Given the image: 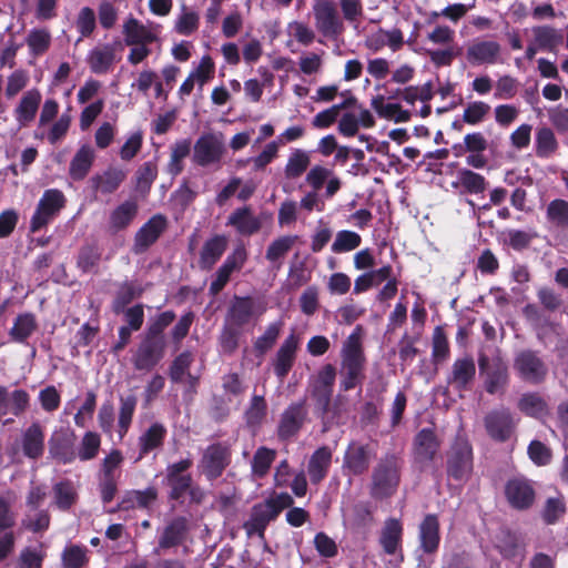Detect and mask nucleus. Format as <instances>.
<instances>
[{
  "instance_id": "obj_1",
  "label": "nucleus",
  "mask_w": 568,
  "mask_h": 568,
  "mask_svg": "<svg viewBox=\"0 0 568 568\" xmlns=\"http://www.w3.org/2000/svg\"><path fill=\"white\" fill-rule=\"evenodd\" d=\"M175 318V312L168 310L150 320L136 349L132 354L131 361L136 371L151 372L164 358L168 348L165 329Z\"/></svg>"
},
{
  "instance_id": "obj_2",
  "label": "nucleus",
  "mask_w": 568,
  "mask_h": 568,
  "mask_svg": "<svg viewBox=\"0 0 568 568\" xmlns=\"http://www.w3.org/2000/svg\"><path fill=\"white\" fill-rule=\"evenodd\" d=\"M403 463L394 453L379 458L372 473L371 496L374 499H386L397 491Z\"/></svg>"
},
{
  "instance_id": "obj_3",
  "label": "nucleus",
  "mask_w": 568,
  "mask_h": 568,
  "mask_svg": "<svg viewBox=\"0 0 568 568\" xmlns=\"http://www.w3.org/2000/svg\"><path fill=\"white\" fill-rule=\"evenodd\" d=\"M365 355L359 336L355 333L347 337L342 352L341 388L345 392L361 385L365 378Z\"/></svg>"
},
{
  "instance_id": "obj_4",
  "label": "nucleus",
  "mask_w": 568,
  "mask_h": 568,
  "mask_svg": "<svg viewBox=\"0 0 568 568\" xmlns=\"http://www.w3.org/2000/svg\"><path fill=\"white\" fill-rule=\"evenodd\" d=\"M284 510V493L268 497L251 507L248 519L243 523L247 538L257 536L265 539L267 526Z\"/></svg>"
},
{
  "instance_id": "obj_5",
  "label": "nucleus",
  "mask_w": 568,
  "mask_h": 568,
  "mask_svg": "<svg viewBox=\"0 0 568 568\" xmlns=\"http://www.w3.org/2000/svg\"><path fill=\"white\" fill-rule=\"evenodd\" d=\"M474 469L473 447L466 436L457 435L446 452V474L448 479L459 484L469 480Z\"/></svg>"
},
{
  "instance_id": "obj_6",
  "label": "nucleus",
  "mask_w": 568,
  "mask_h": 568,
  "mask_svg": "<svg viewBox=\"0 0 568 568\" xmlns=\"http://www.w3.org/2000/svg\"><path fill=\"white\" fill-rule=\"evenodd\" d=\"M440 524L436 514H427L418 526V550L416 568H430L440 545Z\"/></svg>"
},
{
  "instance_id": "obj_7",
  "label": "nucleus",
  "mask_w": 568,
  "mask_h": 568,
  "mask_svg": "<svg viewBox=\"0 0 568 568\" xmlns=\"http://www.w3.org/2000/svg\"><path fill=\"white\" fill-rule=\"evenodd\" d=\"M479 374L484 379V388L490 395L504 394L509 384L507 363L500 357L478 356Z\"/></svg>"
},
{
  "instance_id": "obj_8",
  "label": "nucleus",
  "mask_w": 568,
  "mask_h": 568,
  "mask_svg": "<svg viewBox=\"0 0 568 568\" xmlns=\"http://www.w3.org/2000/svg\"><path fill=\"white\" fill-rule=\"evenodd\" d=\"M504 496L511 509L517 511L529 510L537 499L536 484L525 475L513 476L505 483Z\"/></svg>"
},
{
  "instance_id": "obj_9",
  "label": "nucleus",
  "mask_w": 568,
  "mask_h": 568,
  "mask_svg": "<svg viewBox=\"0 0 568 568\" xmlns=\"http://www.w3.org/2000/svg\"><path fill=\"white\" fill-rule=\"evenodd\" d=\"M226 148L222 135L203 133L193 145L192 162L200 168L220 169Z\"/></svg>"
},
{
  "instance_id": "obj_10",
  "label": "nucleus",
  "mask_w": 568,
  "mask_h": 568,
  "mask_svg": "<svg viewBox=\"0 0 568 568\" xmlns=\"http://www.w3.org/2000/svg\"><path fill=\"white\" fill-rule=\"evenodd\" d=\"M232 463V449L225 442L209 445L200 459L199 469L209 481L220 478Z\"/></svg>"
},
{
  "instance_id": "obj_11",
  "label": "nucleus",
  "mask_w": 568,
  "mask_h": 568,
  "mask_svg": "<svg viewBox=\"0 0 568 568\" xmlns=\"http://www.w3.org/2000/svg\"><path fill=\"white\" fill-rule=\"evenodd\" d=\"M315 28L323 37L336 40L345 31L334 0H317L313 6Z\"/></svg>"
},
{
  "instance_id": "obj_12",
  "label": "nucleus",
  "mask_w": 568,
  "mask_h": 568,
  "mask_svg": "<svg viewBox=\"0 0 568 568\" xmlns=\"http://www.w3.org/2000/svg\"><path fill=\"white\" fill-rule=\"evenodd\" d=\"M67 199L59 189H48L43 192L30 221V230L36 233L51 222L65 206Z\"/></svg>"
},
{
  "instance_id": "obj_13",
  "label": "nucleus",
  "mask_w": 568,
  "mask_h": 568,
  "mask_svg": "<svg viewBox=\"0 0 568 568\" xmlns=\"http://www.w3.org/2000/svg\"><path fill=\"white\" fill-rule=\"evenodd\" d=\"M193 460L184 458L176 463L168 465L165 469L164 483L170 488L168 498L173 501H183L187 490L193 484L192 475L187 470L192 467Z\"/></svg>"
},
{
  "instance_id": "obj_14",
  "label": "nucleus",
  "mask_w": 568,
  "mask_h": 568,
  "mask_svg": "<svg viewBox=\"0 0 568 568\" xmlns=\"http://www.w3.org/2000/svg\"><path fill=\"white\" fill-rule=\"evenodd\" d=\"M514 369L519 378L532 385L545 382L548 367L532 349H523L514 358Z\"/></svg>"
},
{
  "instance_id": "obj_15",
  "label": "nucleus",
  "mask_w": 568,
  "mask_h": 568,
  "mask_svg": "<svg viewBox=\"0 0 568 568\" xmlns=\"http://www.w3.org/2000/svg\"><path fill=\"white\" fill-rule=\"evenodd\" d=\"M77 435L69 427L55 429L49 440V456L58 464L68 465L77 459Z\"/></svg>"
},
{
  "instance_id": "obj_16",
  "label": "nucleus",
  "mask_w": 568,
  "mask_h": 568,
  "mask_svg": "<svg viewBox=\"0 0 568 568\" xmlns=\"http://www.w3.org/2000/svg\"><path fill=\"white\" fill-rule=\"evenodd\" d=\"M484 426L488 436L497 443L508 442L516 430L517 423L508 408L490 410L484 417Z\"/></svg>"
},
{
  "instance_id": "obj_17",
  "label": "nucleus",
  "mask_w": 568,
  "mask_h": 568,
  "mask_svg": "<svg viewBox=\"0 0 568 568\" xmlns=\"http://www.w3.org/2000/svg\"><path fill=\"white\" fill-rule=\"evenodd\" d=\"M440 445L442 442L434 428H422L413 439L414 462L418 464L420 468H425L435 460Z\"/></svg>"
},
{
  "instance_id": "obj_18",
  "label": "nucleus",
  "mask_w": 568,
  "mask_h": 568,
  "mask_svg": "<svg viewBox=\"0 0 568 568\" xmlns=\"http://www.w3.org/2000/svg\"><path fill=\"white\" fill-rule=\"evenodd\" d=\"M374 455L375 452L371 444L353 440L345 450L343 468L353 476H361L368 470Z\"/></svg>"
},
{
  "instance_id": "obj_19",
  "label": "nucleus",
  "mask_w": 568,
  "mask_h": 568,
  "mask_svg": "<svg viewBox=\"0 0 568 568\" xmlns=\"http://www.w3.org/2000/svg\"><path fill=\"white\" fill-rule=\"evenodd\" d=\"M476 377L475 361L470 355L456 358L446 377V382L454 390L462 394L470 390Z\"/></svg>"
},
{
  "instance_id": "obj_20",
  "label": "nucleus",
  "mask_w": 568,
  "mask_h": 568,
  "mask_svg": "<svg viewBox=\"0 0 568 568\" xmlns=\"http://www.w3.org/2000/svg\"><path fill=\"white\" fill-rule=\"evenodd\" d=\"M501 45L495 40L476 39L466 50V60L471 65H494L500 62Z\"/></svg>"
},
{
  "instance_id": "obj_21",
  "label": "nucleus",
  "mask_w": 568,
  "mask_h": 568,
  "mask_svg": "<svg viewBox=\"0 0 568 568\" xmlns=\"http://www.w3.org/2000/svg\"><path fill=\"white\" fill-rule=\"evenodd\" d=\"M168 229V219L158 213L151 216L135 233L133 251L143 253L152 246Z\"/></svg>"
},
{
  "instance_id": "obj_22",
  "label": "nucleus",
  "mask_w": 568,
  "mask_h": 568,
  "mask_svg": "<svg viewBox=\"0 0 568 568\" xmlns=\"http://www.w3.org/2000/svg\"><path fill=\"white\" fill-rule=\"evenodd\" d=\"M494 547L506 560L519 559L521 561L525 558L526 544L524 538L509 528H503L496 534Z\"/></svg>"
},
{
  "instance_id": "obj_23",
  "label": "nucleus",
  "mask_w": 568,
  "mask_h": 568,
  "mask_svg": "<svg viewBox=\"0 0 568 568\" xmlns=\"http://www.w3.org/2000/svg\"><path fill=\"white\" fill-rule=\"evenodd\" d=\"M187 532V519L183 516H178L173 518L163 528L158 540V547L154 548L153 552L158 555L160 554V551H165L171 548L181 546L185 541Z\"/></svg>"
},
{
  "instance_id": "obj_24",
  "label": "nucleus",
  "mask_w": 568,
  "mask_h": 568,
  "mask_svg": "<svg viewBox=\"0 0 568 568\" xmlns=\"http://www.w3.org/2000/svg\"><path fill=\"white\" fill-rule=\"evenodd\" d=\"M29 406L30 395L26 389L18 388L9 393L6 386L0 385V419L8 414L20 417Z\"/></svg>"
},
{
  "instance_id": "obj_25",
  "label": "nucleus",
  "mask_w": 568,
  "mask_h": 568,
  "mask_svg": "<svg viewBox=\"0 0 568 568\" xmlns=\"http://www.w3.org/2000/svg\"><path fill=\"white\" fill-rule=\"evenodd\" d=\"M126 171L118 166H109L102 173H97L90 179L93 192L103 195L113 194L126 179Z\"/></svg>"
},
{
  "instance_id": "obj_26",
  "label": "nucleus",
  "mask_w": 568,
  "mask_h": 568,
  "mask_svg": "<svg viewBox=\"0 0 568 568\" xmlns=\"http://www.w3.org/2000/svg\"><path fill=\"white\" fill-rule=\"evenodd\" d=\"M115 62V48L110 43L93 48L87 57V63L91 72L98 75L112 71Z\"/></svg>"
},
{
  "instance_id": "obj_27",
  "label": "nucleus",
  "mask_w": 568,
  "mask_h": 568,
  "mask_svg": "<svg viewBox=\"0 0 568 568\" xmlns=\"http://www.w3.org/2000/svg\"><path fill=\"white\" fill-rule=\"evenodd\" d=\"M44 438L43 427L38 422L32 423L22 433L21 447L23 455L32 460L41 458L45 448Z\"/></svg>"
},
{
  "instance_id": "obj_28",
  "label": "nucleus",
  "mask_w": 568,
  "mask_h": 568,
  "mask_svg": "<svg viewBox=\"0 0 568 568\" xmlns=\"http://www.w3.org/2000/svg\"><path fill=\"white\" fill-rule=\"evenodd\" d=\"M255 301L251 296H234L225 317V322L243 328L254 316Z\"/></svg>"
},
{
  "instance_id": "obj_29",
  "label": "nucleus",
  "mask_w": 568,
  "mask_h": 568,
  "mask_svg": "<svg viewBox=\"0 0 568 568\" xmlns=\"http://www.w3.org/2000/svg\"><path fill=\"white\" fill-rule=\"evenodd\" d=\"M227 225L233 226L240 235L251 236L262 227L261 220L253 214L250 206L234 210L227 217Z\"/></svg>"
},
{
  "instance_id": "obj_30",
  "label": "nucleus",
  "mask_w": 568,
  "mask_h": 568,
  "mask_svg": "<svg viewBox=\"0 0 568 568\" xmlns=\"http://www.w3.org/2000/svg\"><path fill=\"white\" fill-rule=\"evenodd\" d=\"M122 32L126 45L151 44L159 40L155 32L132 16L124 21Z\"/></svg>"
},
{
  "instance_id": "obj_31",
  "label": "nucleus",
  "mask_w": 568,
  "mask_h": 568,
  "mask_svg": "<svg viewBox=\"0 0 568 568\" xmlns=\"http://www.w3.org/2000/svg\"><path fill=\"white\" fill-rule=\"evenodd\" d=\"M229 245L223 234H216L206 240L200 252L199 265L202 270H211L222 257Z\"/></svg>"
},
{
  "instance_id": "obj_32",
  "label": "nucleus",
  "mask_w": 568,
  "mask_h": 568,
  "mask_svg": "<svg viewBox=\"0 0 568 568\" xmlns=\"http://www.w3.org/2000/svg\"><path fill=\"white\" fill-rule=\"evenodd\" d=\"M403 524L397 518H388L381 531L379 544L387 555H395L397 551L402 552L403 544Z\"/></svg>"
},
{
  "instance_id": "obj_33",
  "label": "nucleus",
  "mask_w": 568,
  "mask_h": 568,
  "mask_svg": "<svg viewBox=\"0 0 568 568\" xmlns=\"http://www.w3.org/2000/svg\"><path fill=\"white\" fill-rule=\"evenodd\" d=\"M332 450L328 446L317 448L311 456L307 473L312 484H320L328 474L332 464Z\"/></svg>"
},
{
  "instance_id": "obj_34",
  "label": "nucleus",
  "mask_w": 568,
  "mask_h": 568,
  "mask_svg": "<svg viewBox=\"0 0 568 568\" xmlns=\"http://www.w3.org/2000/svg\"><path fill=\"white\" fill-rule=\"evenodd\" d=\"M139 212V205L134 200H126L111 211L109 229L112 233L121 232L130 226Z\"/></svg>"
},
{
  "instance_id": "obj_35",
  "label": "nucleus",
  "mask_w": 568,
  "mask_h": 568,
  "mask_svg": "<svg viewBox=\"0 0 568 568\" xmlns=\"http://www.w3.org/2000/svg\"><path fill=\"white\" fill-rule=\"evenodd\" d=\"M166 428L161 423H153L140 437H139V456L136 462L143 459L151 452L160 448L164 444L166 436Z\"/></svg>"
},
{
  "instance_id": "obj_36",
  "label": "nucleus",
  "mask_w": 568,
  "mask_h": 568,
  "mask_svg": "<svg viewBox=\"0 0 568 568\" xmlns=\"http://www.w3.org/2000/svg\"><path fill=\"white\" fill-rule=\"evenodd\" d=\"M41 99L42 97L38 89L24 92L14 110L16 120L21 126H26L34 120Z\"/></svg>"
},
{
  "instance_id": "obj_37",
  "label": "nucleus",
  "mask_w": 568,
  "mask_h": 568,
  "mask_svg": "<svg viewBox=\"0 0 568 568\" xmlns=\"http://www.w3.org/2000/svg\"><path fill=\"white\" fill-rule=\"evenodd\" d=\"M94 151L89 144H83L72 158L69 165V175L73 181H82L89 174L93 162Z\"/></svg>"
},
{
  "instance_id": "obj_38",
  "label": "nucleus",
  "mask_w": 568,
  "mask_h": 568,
  "mask_svg": "<svg viewBox=\"0 0 568 568\" xmlns=\"http://www.w3.org/2000/svg\"><path fill=\"white\" fill-rule=\"evenodd\" d=\"M517 407L524 415L536 419H542L549 415L548 403L537 392L523 394Z\"/></svg>"
},
{
  "instance_id": "obj_39",
  "label": "nucleus",
  "mask_w": 568,
  "mask_h": 568,
  "mask_svg": "<svg viewBox=\"0 0 568 568\" xmlns=\"http://www.w3.org/2000/svg\"><path fill=\"white\" fill-rule=\"evenodd\" d=\"M37 329L38 321L36 315L31 312H24L18 314L14 318L9 336L12 342L24 344Z\"/></svg>"
},
{
  "instance_id": "obj_40",
  "label": "nucleus",
  "mask_w": 568,
  "mask_h": 568,
  "mask_svg": "<svg viewBox=\"0 0 568 568\" xmlns=\"http://www.w3.org/2000/svg\"><path fill=\"white\" fill-rule=\"evenodd\" d=\"M371 105L382 119L393 120L396 123L408 122L410 120L412 114L408 110H404L398 103H385V97L382 94L374 97Z\"/></svg>"
},
{
  "instance_id": "obj_41",
  "label": "nucleus",
  "mask_w": 568,
  "mask_h": 568,
  "mask_svg": "<svg viewBox=\"0 0 568 568\" xmlns=\"http://www.w3.org/2000/svg\"><path fill=\"white\" fill-rule=\"evenodd\" d=\"M142 294L143 288L140 284L135 281H124L119 285L111 303L112 312L116 315L121 314L133 300L140 297Z\"/></svg>"
},
{
  "instance_id": "obj_42",
  "label": "nucleus",
  "mask_w": 568,
  "mask_h": 568,
  "mask_svg": "<svg viewBox=\"0 0 568 568\" xmlns=\"http://www.w3.org/2000/svg\"><path fill=\"white\" fill-rule=\"evenodd\" d=\"M453 185L460 186L463 193L477 195L487 190L488 181L484 175L470 169H460L457 171V182H454Z\"/></svg>"
},
{
  "instance_id": "obj_43",
  "label": "nucleus",
  "mask_w": 568,
  "mask_h": 568,
  "mask_svg": "<svg viewBox=\"0 0 568 568\" xmlns=\"http://www.w3.org/2000/svg\"><path fill=\"white\" fill-rule=\"evenodd\" d=\"M534 42L538 45L539 50L556 52L557 48L564 42V34L550 26H539L532 29Z\"/></svg>"
},
{
  "instance_id": "obj_44",
  "label": "nucleus",
  "mask_w": 568,
  "mask_h": 568,
  "mask_svg": "<svg viewBox=\"0 0 568 568\" xmlns=\"http://www.w3.org/2000/svg\"><path fill=\"white\" fill-rule=\"evenodd\" d=\"M546 220L556 231H568V201L555 199L547 204Z\"/></svg>"
},
{
  "instance_id": "obj_45",
  "label": "nucleus",
  "mask_w": 568,
  "mask_h": 568,
  "mask_svg": "<svg viewBox=\"0 0 568 568\" xmlns=\"http://www.w3.org/2000/svg\"><path fill=\"white\" fill-rule=\"evenodd\" d=\"M267 413V404L263 396L254 395L248 407L244 412V422L246 428L255 435L260 429Z\"/></svg>"
},
{
  "instance_id": "obj_46",
  "label": "nucleus",
  "mask_w": 568,
  "mask_h": 568,
  "mask_svg": "<svg viewBox=\"0 0 568 568\" xmlns=\"http://www.w3.org/2000/svg\"><path fill=\"white\" fill-rule=\"evenodd\" d=\"M102 258V250L97 243H87L79 250L77 266L83 273H97Z\"/></svg>"
},
{
  "instance_id": "obj_47",
  "label": "nucleus",
  "mask_w": 568,
  "mask_h": 568,
  "mask_svg": "<svg viewBox=\"0 0 568 568\" xmlns=\"http://www.w3.org/2000/svg\"><path fill=\"white\" fill-rule=\"evenodd\" d=\"M559 148L554 131L548 126L538 128L535 134V153L540 159H549Z\"/></svg>"
},
{
  "instance_id": "obj_48",
  "label": "nucleus",
  "mask_w": 568,
  "mask_h": 568,
  "mask_svg": "<svg viewBox=\"0 0 568 568\" xmlns=\"http://www.w3.org/2000/svg\"><path fill=\"white\" fill-rule=\"evenodd\" d=\"M191 146L192 142L190 139H182L172 144L170 161L166 165V172L172 178H175L183 172V160L190 155Z\"/></svg>"
},
{
  "instance_id": "obj_49",
  "label": "nucleus",
  "mask_w": 568,
  "mask_h": 568,
  "mask_svg": "<svg viewBox=\"0 0 568 568\" xmlns=\"http://www.w3.org/2000/svg\"><path fill=\"white\" fill-rule=\"evenodd\" d=\"M194 362V355L191 351L181 352L169 366V377L174 384L183 383L185 376L190 374V368Z\"/></svg>"
},
{
  "instance_id": "obj_50",
  "label": "nucleus",
  "mask_w": 568,
  "mask_h": 568,
  "mask_svg": "<svg viewBox=\"0 0 568 568\" xmlns=\"http://www.w3.org/2000/svg\"><path fill=\"white\" fill-rule=\"evenodd\" d=\"M54 504L62 510H69L78 500V493L71 480H62L53 486Z\"/></svg>"
},
{
  "instance_id": "obj_51",
  "label": "nucleus",
  "mask_w": 568,
  "mask_h": 568,
  "mask_svg": "<svg viewBox=\"0 0 568 568\" xmlns=\"http://www.w3.org/2000/svg\"><path fill=\"white\" fill-rule=\"evenodd\" d=\"M310 164V152L302 149L292 150L286 162V179H297L302 176L307 171Z\"/></svg>"
},
{
  "instance_id": "obj_52",
  "label": "nucleus",
  "mask_w": 568,
  "mask_h": 568,
  "mask_svg": "<svg viewBox=\"0 0 568 568\" xmlns=\"http://www.w3.org/2000/svg\"><path fill=\"white\" fill-rule=\"evenodd\" d=\"M88 548L82 545H69L61 554L63 568H84L89 564Z\"/></svg>"
},
{
  "instance_id": "obj_53",
  "label": "nucleus",
  "mask_w": 568,
  "mask_h": 568,
  "mask_svg": "<svg viewBox=\"0 0 568 568\" xmlns=\"http://www.w3.org/2000/svg\"><path fill=\"white\" fill-rule=\"evenodd\" d=\"M450 356V346L442 326H436L432 336V362L435 365L446 362Z\"/></svg>"
},
{
  "instance_id": "obj_54",
  "label": "nucleus",
  "mask_w": 568,
  "mask_h": 568,
  "mask_svg": "<svg viewBox=\"0 0 568 568\" xmlns=\"http://www.w3.org/2000/svg\"><path fill=\"white\" fill-rule=\"evenodd\" d=\"M51 33L48 29H32L29 31L26 43L33 57L43 55L51 45Z\"/></svg>"
},
{
  "instance_id": "obj_55",
  "label": "nucleus",
  "mask_w": 568,
  "mask_h": 568,
  "mask_svg": "<svg viewBox=\"0 0 568 568\" xmlns=\"http://www.w3.org/2000/svg\"><path fill=\"white\" fill-rule=\"evenodd\" d=\"M138 398L135 395L130 394L126 396H120V409H119V433L124 436L132 423V418L136 408Z\"/></svg>"
},
{
  "instance_id": "obj_56",
  "label": "nucleus",
  "mask_w": 568,
  "mask_h": 568,
  "mask_svg": "<svg viewBox=\"0 0 568 568\" xmlns=\"http://www.w3.org/2000/svg\"><path fill=\"white\" fill-rule=\"evenodd\" d=\"M307 416L304 402L292 404L286 408V438L295 435L303 426Z\"/></svg>"
},
{
  "instance_id": "obj_57",
  "label": "nucleus",
  "mask_w": 568,
  "mask_h": 568,
  "mask_svg": "<svg viewBox=\"0 0 568 568\" xmlns=\"http://www.w3.org/2000/svg\"><path fill=\"white\" fill-rule=\"evenodd\" d=\"M101 447V437L95 432H87L80 443L79 449L77 450V458L81 462H88L94 459Z\"/></svg>"
},
{
  "instance_id": "obj_58",
  "label": "nucleus",
  "mask_w": 568,
  "mask_h": 568,
  "mask_svg": "<svg viewBox=\"0 0 568 568\" xmlns=\"http://www.w3.org/2000/svg\"><path fill=\"white\" fill-rule=\"evenodd\" d=\"M566 514V503L562 495L549 497L545 501L541 518L547 525H555Z\"/></svg>"
},
{
  "instance_id": "obj_59",
  "label": "nucleus",
  "mask_w": 568,
  "mask_h": 568,
  "mask_svg": "<svg viewBox=\"0 0 568 568\" xmlns=\"http://www.w3.org/2000/svg\"><path fill=\"white\" fill-rule=\"evenodd\" d=\"M362 243V237L354 231L343 230L337 232L331 250L335 254L356 250Z\"/></svg>"
},
{
  "instance_id": "obj_60",
  "label": "nucleus",
  "mask_w": 568,
  "mask_h": 568,
  "mask_svg": "<svg viewBox=\"0 0 568 568\" xmlns=\"http://www.w3.org/2000/svg\"><path fill=\"white\" fill-rule=\"evenodd\" d=\"M275 450L270 449L267 447H258L252 459V473L262 478L264 477L270 468L272 463L275 459Z\"/></svg>"
},
{
  "instance_id": "obj_61",
  "label": "nucleus",
  "mask_w": 568,
  "mask_h": 568,
  "mask_svg": "<svg viewBox=\"0 0 568 568\" xmlns=\"http://www.w3.org/2000/svg\"><path fill=\"white\" fill-rule=\"evenodd\" d=\"M194 321L195 314L192 311H189L179 318L171 329L170 338L176 348L181 346L182 341L189 335Z\"/></svg>"
},
{
  "instance_id": "obj_62",
  "label": "nucleus",
  "mask_w": 568,
  "mask_h": 568,
  "mask_svg": "<svg viewBox=\"0 0 568 568\" xmlns=\"http://www.w3.org/2000/svg\"><path fill=\"white\" fill-rule=\"evenodd\" d=\"M527 454L536 466H547L552 459V450L550 447L538 439H534L529 443Z\"/></svg>"
},
{
  "instance_id": "obj_63",
  "label": "nucleus",
  "mask_w": 568,
  "mask_h": 568,
  "mask_svg": "<svg viewBox=\"0 0 568 568\" xmlns=\"http://www.w3.org/2000/svg\"><path fill=\"white\" fill-rule=\"evenodd\" d=\"M490 111V105L484 101H474L467 104L463 113V122L469 125L481 123Z\"/></svg>"
},
{
  "instance_id": "obj_64",
  "label": "nucleus",
  "mask_w": 568,
  "mask_h": 568,
  "mask_svg": "<svg viewBox=\"0 0 568 568\" xmlns=\"http://www.w3.org/2000/svg\"><path fill=\"white\" fill-rule=\"evenodd\" d=\"M200 17L194 11H187L183 6V12L175 21L174 30L181 36H191L199 29Z\"/></svg>"
}]
</instances>
